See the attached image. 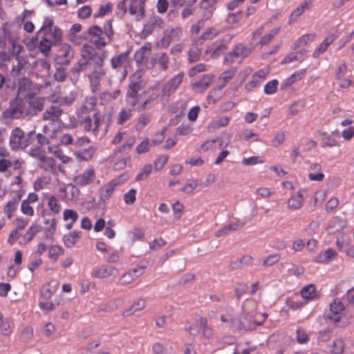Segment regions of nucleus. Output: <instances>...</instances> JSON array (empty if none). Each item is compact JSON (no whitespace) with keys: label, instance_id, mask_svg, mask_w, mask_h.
Segmentation results:
<instances>
[{"label":"nucleus","instance_id":"nucleus-1","mask_svg":"<svg viewBox=\"0 0 354 354\" xmlns=\"http://www.w3.org/2000/svg\"><path fill=\"white\" fill-rule=\"evenodd\" d=\"M97 99L95 97H86L77 110V117L80 126L86 131H91L92 119L89 114L95 110Z\"/></svg>","mask_w":354,"mask_h":354},{"label":"nucleus","instance_id":"nucleus-2","mask_svg":"<svg viewBox=\"0 0 354 354\" xmlns=\"http://www.w3.org/2000/svg\"><path fill=\"white\" fill-rule=\"evenodd\" d=\"M106 57L107 54L106 52L104 51L100 53L96 59L94 70L88 75L93 92H96L99 90L101 80L106 73L104 69L102 68V65Z\"/></svg>","mask_w":354,"mask_h":354},{"label":"nucleus","instance_id":"nucleus-3","mask_svg":"<svg viewBox=\"0 0 354 354\" xmlns=\"http://www.w3.org/2000/svg\"><path fill=\"white\" fill-rule=\"evenodd\" d=\"M32 133L25 135L19 127L15 128L10 134V146L12 150L24 149L30 144V136Z\"/></svg>","mask_w":354,"mask_h":354},{"label":"nucleus","instance_id":"nucleus-4","mask_svg":"<svg viewBox=\"0 0 354 354\" xmlns=\"http://www.w3.org/2000/svg\"><path fill=\"white\" fill-rule=\"evenodd\" d=\"M251 53V48L239 44L236 45L233 48V50L226 55L225 58V63H240L244 58L248 57Z\"/></svg>","mask_w":354,"mask_h":354},{"label":"nucleus","instance_id":"nucleus-5","mask_svg":"<svg viewBox=\"0 0 354 354\" xmlns=\"http://www.w3.org/2000/svg\"><path fill=\"white\" fill-rule=\"evenodd\" d=\"M39 91V88L32 81L28 78H23L19 84L17 97L27 99L37 95Z\"/></svg>","mask_w":354,"mask_h":354},{"label":"nucleus","instance_id":"nucleus-6","mask_svg":"<svg viewBox=\"0 0 354 354\" xmlns=\"http://www.w3.org/2000/svg\"><path fill=\"white\" fill-rule=\"evenodd\" d=\"M74 57V51L68 44H62L55 55V60L61 65H68Z\"/></svg>","mask_w":354,"mask_h":354},{"label":"nucleus","instance_id":"nucleus-7","mask_svg":"<svg viewBox=\"0 0 354 354\" xmlns=\"http://www.w3.org/2000/svg\"><path fill=\"white\" fill-rule=\"evenodd\" d=\"M122 182V176H120L104 184L100 189L99 203L104 204L111 198L115 187Z\"/></svg>","mask_w":354,"mask_h":354},{"label":"nucleus","instance_id":"nucleus-8","mask_svg":"<svg viewBox=\"0 0 354 354\" xmlns=\"http://www.w3.org/2000/svg\"><path fill=\"white\" fill-rule=\"evenodd\" d=\"M88 35L90 37L91 43L97 49H101L106 45L107 41L105 37H103V30L99 26H91L88 29Z\"/></svg>","mask_w":354,"mask_h":354},{"label":"nucleus","instance_id":"nucleus-9","mask_svg":"<svg viewBox=\"0 0 354 354\" xmlns=\"http://www.w3.org/2000/svg\"><path fill=\"white\" fill-rule=\"evenodd\" d=\"M344 305L337 298L335 299L330 305L329 319L335 324H339L344 317Z\"/></svg>","mask_w":354,"mask_h":354},{"label":"nucleus","instance_id":"nucleus-10","mask_svg":"<svg viewBox=\"0 0 354 354\" xmlns=\"http://www.w3.org/2000/svg\"><path fill=\"white\" fill-rule=\"evenodd\" d=\"M95 171L93 167H89L84 171L76 175L73 181L76 185L86 187L92 184L95 180Z\"/></svg>","mask_w":354,"mask_h":354},{"label":"nucleus","instance_id":"nucleus-11","mask_svg":"<svg viewBox=\"0 0 354 354\" xmlns=\"http://www.w3.org/2000/svg\"><path fill=\"white\" fill-rule=\"evenodd\" d=\"M118 270L114 266L102 264L95 266L92 272L91 276L97 279H105L112 275H117Z\"/></svg>","mask_w":354,"mask_h":354},{"label":"nucleus","instance_id":"nucleus-12","mask_svg":"<svg viewBox=\"0 0 354 354\" xmlns=\"http://www.w3.org/2000/svg\"><path fill=\"white\" fill-rule=\"evenodd\" d=\"M2 118L7 120L24 118L17 97L10 101L9 107L3 112Z\"/></svg>","mask_w":354,"mask_h":354},{"label":"nucleus","instance_id":"nucleus-13","mask_svg":"<svg viewBox=\"0 0 354 354\" xmlns=\"http://www.w3.org/2000/svg\"><path fill=\"white\" fill-rule=\"evenodd\" d=\"M28 99L30 117L35 116L39 112L41 111L44 107L46 99L44 97L34 95Z\"/></svg>","mask_w":354,"mask_h":354},{"label":"nucleus","instance_id":"nucleus-14","mask_svg":"<svg viewBox=\"0 0 354 354\" xmlns=\"http://www.w3.org/2000/svg\"><path fill=\"white\" fill-rule=\"evenodd\" d=\"M145 267L138 266L129 272L124 273L119 279L118 283L120 285H127L132 283L137 278L143 274Z\"/></svg>","mask_w":354,"mask_h":354},{"label":"nucleus","instance_id":"nucleus-15","mask_svg":"<svg viewBox=\"0 0 354 354\" xmlns=\"http://www.w3.org/2000/svg\"><path fill=\"white\" fill-rule=\"evenodd\" d=\"M182 30L180 28H172L167 29L165 32V37L161 41V46L167 48L171 42L178 41L182 36Z\"/></svg>","mask_w":354,"mask_h":354},{"label":"nucleus","instance_id":"nucleus-16","mask_svg":"<svg viewBox=\"0 0 354 354\" xmlns=\"http://www.w3.org/2000/svg\"><path fill=\"white\" fill-rule=\"evenodd\" d=\"M169 57L165 53H156L151 58L148 64L149 68L155 67L158 64L159 68L162 71H166L169 68Z\"/></svg>","mask_w":354,"mask_h":354},{"label":"nucleus","instance_id":"nucleus-17","mask_svg":"<svg viewBox=\"0 0 354 354\" xmlns=\"http://www.w3.org/2000/svg\"><path fill=\"white\" fill-rule=\"evenodd\" d=\"M184 73H179L171 78L162 88V93L165 95L169 96L174 93L181 84Z\"/></svg>","mask_w":354,"mask_h":354},{"label":"nucleus","instance_id":"nucleus-18","mask_svg":"<svg viewBox=\"0 0 354 354\" xmlns=\"http://www.w3.org/2000/svg\"><path fill=\"white\" fill-rule=\"evenodd\" d=\"M309 163L308 178L311 181L321 182L324 178V174L322 171V165L319 163Z\"/></svg>","mask_w":354,"mask_h":354},{"label":"nucleus","instance_id":"nucleus-19","mask_svg":"<svg viewBox=\"0 0 354 354\" xmlns=\"http://www.w3.org/2000/svg\"><path fill=\"white\" fill-rule=\"evenodd\" d=\"M268 74V72L263 69L257 71L252 75V80L245 84V88L249 91H252L266 80Z\"/></svg>","mask_w":354,"mask_h":354},{"label":"nucleus","instance_id":"nucleus-20","mask_svg":"<svg viewBox=\"0 0 354 354\" xmlns=\"http://www.w3.org/2000/svg\"><path fill=\"white\" fill-rule=\"evenodd\" d=\"M145 1L146 0H131V1L129 13L138 20L144 17Z\"/></svg>","mask_w":354,"mask_h":354},{"label":"nucleus","instance_id":"nucleus-21","mask_svg":"<svg viewBox=\"0 0 354 354\" xmlns=\"http://www.w3.org/2000/svg\"><path fill=\"white\" fill-rule=\"evenodd\" d=\"M38 165L47 172L53 173L55 171V160L44 154L38 155Z\"/></svg>","mask_w":354,"mask_h":354},{"label":"nucleus","instance_id":"nucleus-22","mask_svg":"<svg viewBox=\"0 0 354 354\" xmlns=\"http://www.w3.org/2000/svg\"><path fill=\"white\" fill-rule=\"evenodd\" d=\"M337 36L334 34H330L327 36L324 41L314 50L313 53V58H318L321 55L324 53L328 46L337 39Z\"/></svg>","mask_w":354,"mask_h":354},{"label":"nucleus","instance_id":"nucleus-23","mask_svg":"<svg viewBox=\"0 0 354 354\" xmlns=\"http://www.w3.org/2000/svg\"><path fill=\"white\" fill-rule=\"evenodd\" d=\"M63 113L62 109L58 106L48 107L43 113L42 119L46 121H58Z\"/></svg>","mask_w":354,"mask_h":354},{"label":"nucleus","instance_id":"nucleus-24","mask_svg":"<svg viewBox=\"0 0 354 354\" xmlns=\"http://www.w3.org/2000/svg\"><path fill=\"white\" fill-rule=\"evenodd\" d=\"M234 324L240 330H250L254 329L255 326H260L261 324L254 323L248 315H242L239 317V321H236V322H234Z\"/></svg>","mask_w":354,"mask_h":354},{"label":"nucleus","instance_id":"nucleus-25","mask_svg":"<svg viewBox=\"0 0 354 354\" xmlns=\"http://www.w3.org/2000/svg\"><path fill=\"white\" fill-rule=\"evenodd\" d=\"M306 74V69H301L297 71L293 74L288 77L286 79L283 80L281 83V88L282 90L286 89L288 87L292 85L294 83L301 80Z\"/></svg>","mask_w":354,"mask_h":354},{"label":"nucleus","instance_id":"nucleus-26","mask_svg":"<svg viewBox=\"0 0 354 354\" xmlns=\"http://www.w3.org/2000/svg\"><path fill=\"white\" fill-rule=\"evenodd\" d=\"M21 165V161L16 158L9 156L0 159V172L6 171L10 167H14L15 169H18Z\"/></svg>","mask_w":354,"mask_h":354},{"label":"nucleus","instance_id":"nucleus-27","mask_svg":"<svg viewBox=\"0 0 354 354\" xmlns=\"http://www.w3.org/2000/svg\"><path fill=\"white\" fill-rule=\"evenodd\" d=\"M59 283L57 280H50L48 283L44 285L40 291V295L44 299H50L53 294L57 290Z\"/></svg>","mask_w":354,"mask_h":354},{"label":"nucleus","instance_id":"nucleus-28","mask_svg":"<svg viewBox=\"0 0 354 354\" xmlns=\"http://www.w3.org/2000/svg\"><path fill=\"white\" fill-rule=\"evenodd\" d=\"M129 64V55L127 53H120L113 57L111 60V66L114 69L126 68Z\"/></svg>","mask_w":354,"mask_h":354},{"label":"nucleus","instance_id":"nucleus-29","mask_svg":"<svg viewBox=\"0 0 354 354\" xmlns=\"http://www.w3.org/2000/svg\"><path fill=\"white\" fill-rule=\"evenodd\" d=\"M214 77L212 74L205 75L201 80L193 83L192 87L198 92H203L213 82Z\"/></svg>","mask_w":354,"mask_h":354},{"label":"nucleus","instance_id":"nucleus-30","mask_svg":"<svg viewBox=\"0 0 354 354\" xmlns=\"http://www.w3.org/2000/svg\"><path fill=\"white\" fill-rule=\"evenodd\" d=\"M337 253L333 248H328L327 250L321 252L315 258V261L320 263H327L331 260L335 259Z\"/></svg>","mask_w":354,"mask_h":354},{"label":"nucleus","instance_id":"nucleus-31","mask_svg":"<svg viewBox=\"0 0 354 354\" xmlns=\"http://www.w3.org/2000/svg\"><path fill=\"white\" fill-rule=\"evenodd\" d=\"M300 293L304 299L308 301H313L319 298V295L317 292L316 287L313 283L303 287L300 290Z\"/></svg>","mask_w":354,"mask_h":354},{"label":"nucleus","instance_id":"nucleus-32","mask_svg":"<svg viewBox=\"0 0 354 354\" xmlns=\"http://www.w3.org/2000/svg\"><path fill=\"white\" fill-rule=\"evenodd\" d=\"M151 43H146L135 53V60L137 63H142L147 60L151 54Z\"/></svg>","mask_w":354,"mask_h":354},{"label":"nucleus","instance_id":"nucleus-33","mask_svg":"<svg viewBox=\"0 0 354 354\" xmlns=\"http://www.w3.org/2000/svg\"><path fill=\"white\" fill-rule=\"evenodd\" d=\"M304 197L301 191L293 194L288 201L287 207L290 209L297 210L303 205Z\"/></svg>","mask_w":354,"mask_h":354},{"label":"nucleus","instance_id":"nucleus-34","mask_svg":"<svg viewBox=\"0 0 354 354\" xmlns=\"http://www.w3.org/2000/svg\"><path fill=\"white\" fill-rule=\"evenodd\" d=\"M47 207L49 212L53 214H59L62 211V204L59 199L54 195H50L46 198Z\"/></svg>","mask_w":354,"mask_h":354},{"label":"nucleus","instance_id":"nucleus-35","mask_svg":"<svg viewBox=\"0 0 354 354\" xmlns=\"http://www.w3.org/2000/svg\"><path fill=\"white\" fill-rule=\"evenodd\" d=\"M95 151V147L90 146L87 149L76 151L74 155L79 161H88L93 157Z\"/></svg>","mask_w":354,"mask_h":354},{"label":"nucleus","instance_id":"nucleus-36","mask_svg":"<svg viewBox=\"0 0 354 354\" xmlns=\"http://www.w3.org/2000/svg\"><path fill=\"white\" fill-rule=\"evenodd\" d=\"M205 55L207 58L217 59L221 55V41L217 40L211 46H208L205 50Z\"/></svg>","mask_w":354,"mask_h":354},{"label":"nucleus","instance_id":"nucleus-37","mask_svg":"<svg viewBox=\"0 0 354 354\" xmlns=\"http://www.w3.org/2000/svg\"><path fill=\"white\" fill-rule=\"evenodd\" d=\"M91 60L87 59L84 57H81L77 64L71 69V72L73 73L75 77H78L80 71L88 69V66L91 64Z\"/></svg>","mask_w":354,"mask_h":354},{"label":"nucleus","instance_id":"nucleus-38","mask_svg":"<svg viewBox=\"0 0 354 354\" xmlns=\"http://www.w3.org/2000/svg\"><path fill=\"white\" fill-rule=\"evenodd\" d=\"M145 306H146V301L143 299H139L137 301H136L130 308H129L123 311L122 316H124V317L131 316L136 312L141 310L143 308H145Z\"/></svg>","mask_w":354,"mask_h":354},{"label":"nucleus","instance_id":"nucleus-39","mask_svg":"<svg viewBox=\"0 0 354 354\" xmlns=\"http://www.w3.org/2000/svg\"><path fill=\"white\" fill-rule=\"evenodd\" d=\"M164 21L158 16H153L150 18L147 24L145 26V29L151 32L155 29H160L163 27Z\"/></svg>","mask_w":354,"mask_h":354},{"label":"nucleus","instance_id":"nucleus-40","mask_svg":"<svg viewBox=\"0 0 354 354\" xmlns=\"http://www.w3.org/2000/svg\"><path fill=\"white\" fill-rule=\"evenodd\" d=\"M310 3L311 0H306L299 6L295 9L289 17V22L292 23L295 21L304 12V11L309 8Z\"/></svg>","mask_w":354,"mask_h":354},{"label":"nucleus","instance_id":"nucleus-41","mask_svg":"<svg viewBox=\"0 0 354 354\" xmlns=\"http://www.w3.org/2000/svg\"><path fill=\"white\" fill-rule=\"evenodd\" d=\"M316 38L315 33L305 34L301 36L295 43L293 48L296 49L300 47H304L308 44L313 42Z\"/></svg>","mask_w":354,"mask_h":354},{"label":"nucleus","instance_id":"nucleus-42","mask_svg":"<svg viewBox=\"0 0 354 354\" xmlns=\"http://www.w3.org/2000/svg\"><path fill=\"white\" fill-rule=\"evenodd\" d=\"M80 238V232L73 231L63 236V241L67 248H73Z\"/></svg>","mask_w":354,"mask_h":354},{"label":"nucleus","instance_id":"nucleus-43","mask_svg":"<svg viewBox=\"0 0 354 354\" xmlns=\"http://www.w3.org/2000/svg\"><path fill=\"white\" fill-rule=\"evenodd\" d=\"M94 122H92L91 131L93 135L97 136L99 133L100 126L104 123L105 115L99 111L95 112L93 114Z\"/></svg>","mask_w":354,"mask_h":354},{"label":"nucleus","instance_id":"nucleus-44","mask_svg":"<svg viewBox=\"0 0 354 354\" xmlns=\"http://www.w3.org/2000/svg\"><path fill=\"white\" fill-rule=\"evenodd\" d=\"M100 54H97L94 48L88 44H84L81 49V57H84L87 59L96 61L97 56Z\"/></svg>","mask_w":354,"mask_h":354},{"label":"nucleus","instance_id":"nucleus-45","mask_svg":"<svg viewBox=\"0 0 354 354\" xmlns=\"http://www.w3.org/2000/svg\"><path fill=\"white\" fill-rule=\"evenodd\" d=\"M21 199V196L18 195L17 198L9 201L4 207V213L8 218H11L13 212L17 209L18 203Z\"/></svg>","mask_w":354,"mask_h":354},{"label":"nucleus","instance_id":"nucleus-46","mask_svg":"<svg viewBox=\"0 0 354 354\" xmlns=\"http://www.w3.org/2000/svg\"><path fill=\"white\" fill-rule=\"evenodd\" d=\"M218 0H203L201 3V8L205 11L203 14V18L205 19H209L212 17V8L217 2Z\"/></svg>","mask_w":354,"mask_h":354},{"label":"nucleus","instance_id":"nucleus-47","mask_svg":"<svg viewBox=\"0 0 354 354\" xmlns=\"http://www.w3.org/2000/svg\"><path fill=\"white\" fill-rule=\"evenodd\" d=\"M246 222L243 220L234 218L229 224H227L223 227V232H228L230 231L237 230L242 228Z\"/></svg>","mask_w":354,"mask_h":354},{"label":"nucleus","instance_id":"nucleus-48","mask_svg":"<svg viewBox=\"0 0 354 354\" xmlns=\"http://www.w3.org/2000/svg\"><path fill=\"white\" fill-rule=\"evenodd\" d=\"M13 324L8 319H4L3 315L0 313V331L3 335H8L12 333Z\"/></svg>","mask_w":354,"mask_h":354},{"label":"nucleus","instance_id":"nucleus-49","mask_svg":"<svg viewBox=\"0 0 354 354\" xmlns=\"http://www.w3.org/2000/svg\"><path fill=\"white\" fill-rule=\"evenodd\" d=\"M242 17L243 13L241 11L229 14L225 19L227 24L225 28L228 29L232 28L234 24H237L241 19Z\"/></svg>","mask_w":354,"mask_h":354},{"label":"nucleus","instance_id":"nucleus-50","mask_svg":"<svg viewBox=\"0 0 354 354\" xmlns=\"http://www.w3.org/2000/svg\"><path fill=\"white\" fill-rule=\"evenodd\" d=\"M50 182V177L41 176L35 180L33 183V188L35 191L39 192L47 187Z\"/></svg>","mask_w":354,"mask_h":354},{"label":"nucleus","instance_id":"nucleus-51","mask_svg":"<svg viewBox=\"0 0 354 354\" xmlns=\"http://www.w3.org/2000/svg\"><path fill=\"white\" fill-rule=\"evenodd\" d=\"M133 111L131 109H122L118 113L117 123L118 124H123L128 120H129L133 114Z\"/></svg>","mask_w":354,"mask_h":354},{"label":"nucleus","instance_id":"nucleus-52","mask_svg":"<svg viewBox=\"0 0 354 354\" xmlns=\"http://www.w3.org/2000/svg\"><path fill=\"white\" fill-rule=\"evenodd\" d=\"M296 339L299 344H305L308 342L310 337L305 329L298 328L296 331Z\"/></svg>","mask_w":354,"mask_h":354},{"label":"nucleus","instance_id":"nucleus-53","mask_svg":"<svg viewBox=\"0 0 354 354\" xmlns=\"http://www.w3.org/2000/svg\"><path fill=\"white\" fill-rule=\"evenodd\" d=\"M64 250L61 246L57 245H52L49 248V257L54 261H57L58 257L64 254Z\"/></svg>","mask_w":354,"mask_h":354},{"label":"nucleus","instance_id":"nucleus-54","mask_svg":"<svg viewBox=\"0 0 354 354\" xmlns=\"http://www.w3.org/2000/svg\"><path fill=\"white\" fill-rule=\"evenodd\" d=\"M152 171V165L150 164L145 165L136 177V180H146Z\"/></svg>","mask_w":354,"mask_h":354},{"label":"nucleus","instance_id":"nucleus-55","mask_svg":"<svg viewBox=\"0 0 354 354\" xmlns=\"http://www.w3.org/2000/svg\"><path fill=\"white\" fill-rule=\"evenodd\" d=\"M278 80H272L268 82L264 86V92L267 95H272L277 91Z\"/></svg>","mask_w":354,"mask_h":354},{"label":"nucleus","instance_id":"nucleus-56","mask_svg":"<svg viewBox=\"0 0 354 354\" xmlns=\"http://www.w3.org/2000/svg\"><path fill=\"white\" fill-rule=\"evenodd\" d=\"M168 160V155L162 154L158 156L153 162L155 169L157 171L162 169L167 162Z\"/></svg>","mask_w":354,"mask_h":354},{"label":"nucleus","instance_id":"nucleus-57","mask_svg":"<svg viewBox=\"0 0 354 354\" xmlns=\"http://www.w3.org/2000/svg\"><path fill=\"white\" fill-rule=\"evenodd\" d=\"M78 214L76 211L71 209H66L63 212V219L64 221L76 222L78 219Z\"/></svg>","mask_w":354,"mask_h":354},{"label":"nucleus","instance_id":"nucleus-58","mask_svg":"<svg viewBox=\"0 0 354 354\" xmlns=\"http://www.w3.org/2000/svg\"><path fill=\"white\" fill-rule=\"evenodd\" d=\"M18 103L19 104L20 110H21V113L24 118L30 117V114L28 113L29 106L28 102V99H24L21 97H17Z\"/></svg>","mask_w":354,"mask_h":354},{"label":"nucleus","instance_id":"nucleus-59","mask_svg":"<svg viewBox=\"0 0 354 354\" xmlns=\"http://www.w3.org/2000/svg\"><path fill=\"white\" fill-rule=\"evenodd\" d=\"M137 191L135 189H131L123 196V199L127 205H132L136 200Z\"/></svg>","mask_w":354,"mask_h":354},{"label":"nucleus","instance_id":"nucleus-60","mask_svg":"<svg viewBox=\"0 0 354 354\" xmlns=\"http://www.w3.org/2000/svg\"><path fill=\"white\" fill-rule=\"evenodd\" d=\"M344 350V343L342 339H335L332 346V353L333 354H342Z\"/></svg>","mask_w":354,"mask_h":354},{"label":"nucleus","instance_id":"nucleus-61","mask_svg":"<svg viewBox=\"0 0 354 354\" xmlns=\"http://www.w3.org/2000/svg\"><path fill=\"white\" fill-rule=\"evenodd\" d=\"M281 259L279 254H272L268 255L263 261V265L265 267L272 266Z\"/></svg>","mask_w":354,"mask_h":354},{"label":"nucleus","instance_id":"nucleus-62","mask_svg":"<svg viewBox=\"0 0 354 354\" xmlns=\"http://www.w3.org/2000/svg\"><path fill=\"white\" fill-rule=\"evenodd\" d=\"M279 28H276L272 30L268 34L264 35L259 41L261 46L268 44L274 37L279 32Z\"/></svg>","mask_w":354,"mask_h":354},{"label":"nucleus","instance_id":"nucleus-63","mask_svg":"<svg viewBox=\"0 0 354 354\" xmlns=\"http://www.w3.org/2000/svg\"><path fill=\"white\" fill-rule=\"evenodd\" d=\"M52 47V41L48 39L44 38L41 39L39 44V49L44 55H47Z\"/></svg>","mask_w":354,"mask_h":354},{"label":"nucleus","instance_id":"nucleus-64","mask_svg":"<svg viewBox=\"0 0 354 354\" xmlns=\"http://www.w3.org/2000/svg\"><path fill=\"white\" fill-rule=\"evenodd\" d=\"M220 30L214 28H208L201 36V39L203 40H211L218 35Z\"/></svg>","mask_w":354,"mask_h":354}]
</instances>
